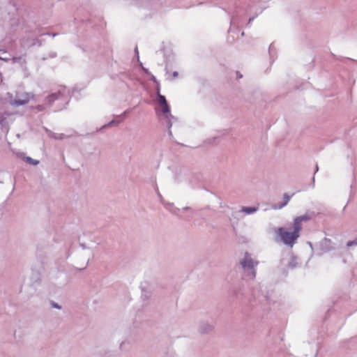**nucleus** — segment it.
<instances>
[{
  "mask_svg": "<svg viewBox=\"0 0 357 357\" xmlns=\"http://www.w3.org/2000/svg\"><path fill=\"white\" fill-rule=\"evenodd\" d=\"M307 220L308 218L305 215L296 217L294 220L292 231H287L284 227H280L276 230V234L284 244L292 247L300 236L302 222Z\"/></svg>",
  "mask_w": 357,
  "mask_h": 357,
  "instance_id": "f257e3e1",
  "label": "nucleus"
},
{
  "mask_svg": "<svg viewBox=\"0 0 357 357\" xmlns=\"http://www.w3.org/2000/svg\"><path fill=\"white\" fill-rule=\"evenodd\" d=\"M244 268H253L257 266V262L253 261L248 253H245L243 260L241 262Z\"/></svg>",
  "mask_w": 357,
  "mask_h": 357,
  "instance_id": "f03ea898",
  "label": "nucleus"
},
{
  "mask_svg": "<svg viewBox=\"0 0 357 357\" xmlns=\"http://www.w3.org/2000/svg\"><path fill=\"white\" fill-rule=\"evenodd\" d=\"M161 111L162 114L167 117L169 114H170V109L168 104L160 105Z\"/></svg>",
  "mask_w": 357,
  "mask_h": 357,
  "instance_id": "7ed1b4c3",
  "label": "nucleus"
},
{
  "mask_svg": "<svg viewBox=\"0 0 357 357\" xmlns=\"http://www.w3.org/2000/svg\"><path fill=\"white\" fill-rule=\"evenodd\" d=\"M158 101L160 106L167 104L165 97L160 93L158 94Z\"/></svg>",
  "mask_w": 357,
  "mask_h": 357,
  "instance_id": "20e7f679",
  "label": "nucleus"
},
{
  "mask_svg": "<svg viewBox=\"0 0 357 357\" xmlns=\"http://www.w3.org/2000/svg\"><path fill=\"white\" fill-rule=\"evenodd\" d=\"M242 211H244L245 213L249 214V213L256 211L257 208H254V207H244V208H243Z\"/></svg>",
  "mask_w": 357,
  "mask_h": 357,
  "instance_id": "39448f33",
  "label": "nucleus"
},
{
  "mask_svg": "<svg viewBox=\"0 0 357 357\" xmlns=\"http://www.w3.org/2000/svg\"><path fill=\"white\" fill-rule=\"evenodd\" d=\"M284 199H285V202H284V203L282 206H280V208L284 206H285L289 202V201L290 199L289 196H288L287 194H285L284 195Z\"/></svg>",
  "mask_w": 357,
  "mask_h": 357,
  "instance_id": "423d86ee",
  "label": "nucleus"
},
{
  "mask_svg": "<svg viewBox=\"0 0 357 357\" xmlns=\"http://www.w3.org/2000/svg\"><path fill=\"white\" fill-rule=\"evenodd\" d=\"M353 245H357V240L354 241H349L347 243V246H351Z\"/></svg>",
  "mask_w": 357,
  "mask_h": 357,
  "instance_id": "0eeeda50",
  "label": "nucleus"
},
{
  "mask_svg": "<svg viewBox=\"0 0 357 357\" xmlns=\"http://www.w3.org/2000/svg\"><path fill=\"white\" fill-rule=\"evenodd\" d=\"M24 103H25V102H24V101L23 102H17V105H22V104H24Z\"/></svg>",
  "mask_w": 357,
  "mask_h": 357,
  "instance_id": "6e6552de",
  "label": "nucleus"
},
{
  "mask_svg": "<svg viewBox=\"0 0 357 357\" xmlns=\"http://www.w3.org/2000/svg\"><path fill=\"white\" fill-rule=\"evenodd\" d=\"M53 305H54V307H55L59 308V307L57 305H54V304Z\"/></svg>",
  "mask_w": 357,
  "mask_h": 357,
  "instance_id": "1a4fd4ad",
  "label": "nucleus"
}]
</instances>
